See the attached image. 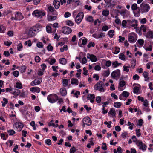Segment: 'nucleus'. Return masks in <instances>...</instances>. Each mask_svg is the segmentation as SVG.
Here are the masks:
<instances>
[{
	"mask_svg": "<svg viewBox=\"0 0 153 153\" xmlns=\"http://www.w3.org/2000/svg\"><path fill=\"white\" fill-rule=\"evenodd\" d=\"M39 29L36 27H33L31 28L29 30L28 35L30 37L34 36L35 34L39 32Z\"/></svg>",
	"mask_w": 153,
	"mask_h": 153,
	"instance_id": "1",
	"label": "nucleus"
},
{
	"mask_svg": "<svg viewBox=\"0 0 153 153\" xmlns=\"http://www.w3.org/2000/svg\"><path fill=\"white\" fill-rule=\"evenodd\" d=\"M47 99L50 102L53 103L58 100V96L55 94H50L48 96Z\"/></svg>",
	"mask_w": 153,
	"mask_h": 153,
	"instance_id": "2",
	"label": "nucleus"
},
{
	"mask_svg": "<svg viewBox=\"0 0 153 153\" xmlns=\"http://www.w3.org/2000/svg\"><path fill=\"white\" fill-rule=\"evenodd\" d=\"M140 7L141 13L148 12L150 9V7L148 4L143 3L140 4Z\"/></svg>",
	"mask_w": 153,
	"mask_h": 153,
	"instance_id": "3",
	"label": "nucleus"
},
{
	"mask_svg": "<svg viewBox=\"0 0 153 153\" xmlns=\"http://www.w3.org/2000/svg\"><path fill=\"white\" fill-rule=\"evenodd\" d=\"M94 88L96 90H99L100 92L104 91V89L103 87V83L102 81L98 82L95 85Z\"/></svg>",
	"mask_w": 153,
	"mask_h": 153,
	"instance_id": "4",
	"label": "nucleus"
},
{
	"mask_svg": "<svg viewBox=\"0 0 153 153\" xmlns=\"http://www.w3.org/2000/svg\"><path fill=\"white\" fill-rule=\"evenodd\" d=\"M84 17V13L82 12H79L76 16L75 20L77 24H79L82 21Z\"/></svg>",
	"mask_w": 153,
	"mask_h": 153,
	"instance_id": "5",
	"label": "nucleus"
},
{
	"mask_svg": "<svg viewBox=\"0 0 153 153\" xmlns=\"http://www.w3.org/2000/svg\"><path fill=\"white\" fill-rule=\"evenodd\" d=\"M128 41L131 43H134L137 40V37L134 33L129 34L128 36Z\"/></svg>",
	"mask_w": 153,
	"mask_h": 153,
	"instance_id": "6",
	"label": "nucleus"
},
{
	"mask_svg": "<svg viewBox=\"0 0 153 153\" xmlns=\"http://www.w3.org/2000/svg\"><path fill=\"white\" fill-rule=\"evenodd\" d=\"M83 127L85 126V124L87 126H89L91 124L92 121L91 119L89 117H86L84 118L83 120Z\"/></svg>",
	"mask_w": 153,
	"mask_h": 153,
	"instance_id": "7",
	"label": "nucleus"
},
{
	"mask_svg": "<svg viewBox=\"0 0 153 153\" xmlns=\"http://www.w3.org/2000/svg\"><path fill=\"white\" fill-rule=\"evenodd\" d=\"M45 13V12L40 11L38 10H35L33 13V15H34L35 16L40 17L42 16H44Z\"/></svg>",
	"mask_w": 153,
	"mask_h": 153,
	"instance_id": "8",
	"label": "nucleus"
},
{
	"mask_svg": "<svg viewBox=\"0 0 153 153\" xmlns=\"http://www.w3.org/2000/svg\"><path fill=\"white\" fill-rule=\"evenodd\" d=\"M87 57L88 59H89L93 62H95L97 60L96 56L93 54L87 53Z\"/></svg>",
	"mask_w": 153,
	"mask_h": 153,
	"instance_id": "9",
	"label": "nucleus"
},
{
	"mask_svg": "<svg viewBox=\"0 0 153 153\" xmlns=\"http://www.w3.org/2000/svg\"><path fill=\"white\" fill-rule=\"evenodd\" d=\"M111 75L113 78L119 77L120 76V71L119 69L113 71Z\"/></svg>",
	"mask_w": 153,
	"mask_h": 153,
	"instance_id": "10",
	"label": "nucleus"
},
{
	"mask_svg": "<svg viewBox=\"0 0 153 153\" xmlns=\"http://www.w3.org/2000/svg\"><path fill=\"white\" fill-rule=\"evenodd\" d=\"M42 82V79L41 78H39L35 79L34 81H32L30 83V85L33 86L39 84Z\"/></svg>",
	"mask_w": 153,
	"mask_h": 153,
	"instance_id": "11",
	"label": "nucleus"
},
{
	"mask_svg": "<svg viewBox=\"0 0 153 153\" xmlns=\"http://www.w3.org/2000/svg\"><path fill=\"white\" fill-rule=\"evenodd\" d=\"M62 31L64 34H68L71 32L72 30L69 27L65 26L62 28Z\"/></svg>",
	"mask_w": 153,
	"mask_h": 153,
	"instance_id": "12",
	"label": "nucleus"
},
{
	"mask_svg": "<svg viewBox=\"0 0 153 153\" xmlns=\"http://www.w3.org/2000/svg\"><path fill=\"white\" fill-rule=\"evenodd\" d=\"M24 18V16L22 14L19 12H17L15 16L14 19L16 20H20Z\"/></svg>",
	"mask_w": 153,
	"mask_h": 153,
	"instance_id": "13",
	"label": "nucleus"
},
{
	"mask_svg": "<svg viewBox=\"0 0 153 153\" xmlns=\"http://www.w3.org/2000/svg\"><path fill=\"white\" fill-rule=\"evenodd\" d=\"M14 90L11 92V94L14 95L13 97L14 98H16V97L18 96L20 93V91L19 90L15 89Z\"/></svg>",
	"mask_w": 153,
	"mask_h": 153,
	"instance_id": "14",
	"label": "nucleus"
},
{
	"mask_svg": "<svg viewBox=\"0 0 153 153\" xmlns=\"http://www.w3.org/2000/svg\"><path fill=\"white\" fill-rule=\"evenodd\" d=\"M16 127L19 129V131H20L23 127V124L20 122H16L14 124Z\"/></svg>",
	"mask_w": 153,
	"mask_h": 153,
	"instance_id": "15",
	"label": "nucleus"
},
{
	"mask_svg": "<svg viewBox=\"0 0 153 153\" xmlns=\"http://www.w3.org/2000/svg\"><path fill=\"white\" fill-rule=\"evenodd\" d=\"M30 91L32 92H36L39 93L40 91V89L39 88L35 87L31 88L30 89Z\"/></svg>",
	"mask_w": 153,
	"mask_h": 153,
	"instance_id": "16",
	"label": "nucleus"
},
{
	"mask_svg": "<svg viewBox=\"0 0 153 153\" xmlns=\"http://www.w3.org/2000/svg\"><path fill=\"white\" fill-rule=\"evenodd\" d=\"M48 9L51 12H53V15H57V12L55 10L54 7L52 6H50L48 7Z\"/></svg>",
	"mask_w": 153,
	"mask_h": 153,
	"instance_id": "17",
	"label": "nucleus"
},
{
	"mask_svg": "<svg viewBox=\"0 0 153 153\" xmlns=\"http://www.w3.org/2000/svg\"><path fill=\"white\" fill-rule=\"evenodd\" d=\"M60 2L57 0H54L53 1V4L56 9H58L60 6Z\"/></svg>",
	"mask_w": 153,
	"mask_h": 153,
	"instance_id": "18",
	"label": "nucleus"
},
{
	"mask_svg": "<svg viewBox=\"0 0 153 153\" xmlns=\"http://www.w3.org/2000/svg\"><path fill=\"white\" fill-rule=\"evenodd\" d=\"M60 92L62 95V96H65L67 94V91L65 88H62L60 89Z\"/></svg>",
	"mask_w": 153,
	"mask_h": 153,
	"instance_id": "19",
	"label": "nucleus"
},
{
	"mask_svg": "<svg viewBox=\"0 0 153 153\" xmlns=\"http://www.w3.org/2000/svg\"><path fill=\"white\" fill-rule=\"evenodd\" d=\"M71 83L72 85L75 84L77 85L78 84V80L76 78H73L71 79Z\"/></svg>",
	"mask_w": 153,
	"mask_h": 153,
	"instance_id": "20",
	"label": "nucleus"
},
{
	"mask_svg": "<svg viewBox=\"0 0 153 153\" xmlns=\"http://www.w3.org/2000/svg\"><path fill=\"white\" fill-rule=\"evenodd\" d=\"M146 37L147 38H153V32L151 31L148 32L146 34Z\"/></svg>",
	"mask_w": 153,
	"mask_h": 153,
	"instance_id": "21",
	"label": "nucleus"
},
{
	"mask_svg": "<svg viewBox=\"0 0 153 153\" xmlns=\"http://www.w3.org/2000/svg\"><path fill=\"white\" fill-rule=\"evenodd\" d=\"M108 114H111L114 117H115L116 113L115 110L113 108H111L108 113Z\"/></svg>",
	"mask_w": 153,
	"mask_h": 153,
	"instance_id": "22",
	"label": "nucleus"
},
{
	"mask_svg": "<svg viewBox=\"0 0 153 153\" xmlns=\"http://www.w3.org/2000/svg\"><path fill=\"white\" fill-rule=\"evenodd\" d=\"M56 16H49L47 17V19L49 21H54L56 19Z\"/></svg>",
	"mask_w": 153,
	"mask_h": 153,
	"instance_id": "23",
	"label": "nucleus"
},
{
	"mask_svg": "<svg viewBox=\"0 0 153 153\" xmlns=\"http://www.w3.org/2000/svg\"><path fill=\"white\" fill-rule=\"evenodd\" d=\"M102 14L104 16H107L109 14V11L107 9H105L102 11Z\"/></svg>",
	"mask_w": 153,
	"mask_h": 153,
	"instance_id": "24",
	"label": "nucleus"
},
{
	"mask_svg": "<svg viewBox=\"0 0 153 153\" xmlns=\"http://www.w3.org/2000/svg\"><path fill=\"white\" fill-rule=\"evenodd\" d=\"M110 72L109 70H108L104 71L102 73V74L103 76H104L105 77H107L110 74Z\"/></svg>",
	"mask_w": 153,
	"mask_h": 153,
	"instance_id": "25",
	"label": "nucleus"
},
{
	"mask_svg": "<svg viewBox=\"0 0 153 153\" xmlns=\"http://www.w3.org/2000/svg\"><path fill=\"white\" fill-rule=\"evenodd\" d=\"M143 75L144 78H145V81H147L149 79V77H148V73L147 72L144 71L143 74Z\"/></svg>",
	"mask_w": 153,
	"mask_h": 153,
	"instance_id": "26",
	"label": "nucleus"
},
{
	"mask_svg": "<svg viewBox=\"0 0 153 153\" xmlns=\"http://www.w3.org/2000/svg\"><path fill=\"white\" fill-rule=\"evenodd\" d=\"M59 62L61 64L65 65L67 63V61L65 58H62L59 59Z\"/></svg>",
	"mask_w": 153,
	"mask_h": 153,
	"instance_id": "27",
	"label": "nucleus"
},
{
	"mask_svg": "<svg viewBox=\"0 0 153 153\" xmlns=\"http://www.w3.org/2000/svg\"><path fill=\"white\" fill-rule=\"evenodd\" d=\"M141 31H142L143 32H146L147 30V27L144 25H142L140 27Z\"/></svg>",
	"mask_w": 153,
	"mask_h": 153,
	"instance_id": "28",
	"label": "nucleus"
},
{
	"mask_svg": "<svg viewBox=\"0 0 153 153\" xmlns=\"http://www.w3.org/2000/svg\"><path fill=\"white\" fill-rule=\"evenodd\" d=\"M14 87L18 89H22V84L19 82H17Z\"/></svg>",
	"mask_w": 153,
	"mask_h": 153,
	"instance_id": "29",
	"label": "nucleus"
},
{
	"mask_svg": "<svg viewBox=\"0 0 153 153\" xmlns=\"http://www.w3.org/2000/svg\"><path fill=\"white\" fill-rule=\"evenodd\" d=\"M68 80L67 79H64L62 80V84L64 87H65L68 85Z\"/></svg>",
	"mask_w": 153,
	"mask_h": 153,
	"instance_id": "30",
	"label": "nucleus"
},
{
	"mask_svg": "<svg viewBox=\"0 0 153 153\" xmlns=\"http://www.w3.org/2000/svg\"><path fill=\"white\" fill-rule=\"evenodd\" d=\"M3 100L4 101V102L3 101H1V102L2 103V106L3 107H4L8 103V101L7 99L5 98H4Z\"/></svg>",
	"mask_w": 153,
	"mask_h": 153,
	"instance_id": "31",
	"label": "nucleus"
},
{
	"mask_svg": "<svg viewBox=\"0 0 153 153\" xmlns=\"http://www.w3.org/2000/svg\"><path fill=\"white\" fill-rule=\"evenodd\" d=\"M114 31L113 30H110L108 33V35H109V37L111 38L114 36Z\"/></svg>",
	"mask_w": 153,
	"mask_h": 153,
	"instance_id": "32",
	"label": "nucleus"
},
{
	"mask_svg": "<svg viewBox=\"0 0 153 153\" xmlns=\"http://www.w3.org/2000/svg\"><path fill=\"white\" fill-rule=\"evenodd\" d=\"M136 143L137 146L139 147V149H141V148H142L141 147H142V146H143V144L142 142L138 140L136 142Z\"/></svg>",
	"mask_w": 153,
	"mask_h": 153,
	"instance_id": "33",
	"label": "nucleus"
},
{
	"mask_svg": "<svg viewBox=\"0 0 153 153\" xmlns=\"http://www.w3.org/2000/svg\"><path fill=\"white\" fill-rule=\"evenodd\" d=\"M136 143L137 146L139 147V149H141V148H142L141 147H142V146H143V144L142 142L138 140L136 142Z\"/></svg>",
	"mask_w": 153,
	"mask_h": 153,
	"instance_id": "34",
	"label": "nucleus"
},
{
	"mask_svg": "<svg viewBox=\"0 0 153 153\" xmlns=\"http://www.w3.org/2000/svg\"><path fill=\"white\" fill-rule=\"evenodd\" d=\"M144 43V41L143 39H138L136 42V44H139L141 46L143 45Z\"/></svg>",
	"mask_w": 153,
	"mask_h": 153,
	"instance_id": "35",
	"label": "nucleus"
},
{
	"mask_svg": "<svg viewBox=\"0 0 153 153\" xmlns=\"http://www.w3.org/2000/svg\"><path fill=\"white\" fill-rule=\"evenodd\" d=\"M125 84L126 83L124 81L122 80L120 81L119 83V86L118 87L119 89V88L120 87H123L125 85Z\"/></svg>",
	"mask_w": 153,
	"mask_h": 153,
	"instance_id": "36",
	"label": "nucleus"
},
{
	"mask_svg": "<svg viewBox=\"0 0 153 153\" xmlns=\"http://www.w3.org/2000/svg\"><path fill=\"white\" fill-rule=\"evenodd\" d=\"M95 98V95L94 94H90L88 95L87 97V99L88 100L91 99H94Z\"/></svg>",
	"mask_w": 153,
	"mask_h": 153,
	"instance_id": "37",
	"label": "nucleus"
},
{
	"mask_svg": "<svg viewBox=\"0 0 153 153\" xmlns=\"http://www.w3.org/2000/svg\"><path fill=\"white\" fill-rule=\"evenodd\" d=\"M26 69V67L25 66L23 65L20 67L19 70L20 71L21 73H23L25 71Z\"/></svg>",
	"mask_w": 153,
	"mask_h": 153,
	"instance_id": "38",
	"label": "nucleus"
},
{
	"mask_svg": "<svg viewBox=\"0 0 153 153\" xmlns=\"http://www.w3.org/2000/svg\"><path fill=\"white\" fill-rule=\"evenodd\" d=\"M114 106L117 108H119L121 106V103L119 102H116L114 103Z\"/></svg>",
	"mask_w": 153,
	"mask_h": 153,
	"instance_id": "39",
	"label": "nucleus"
},
{
	"mask_svg": "<svg viewBox=\"0 0 153 153\" xmlns=\"http://www.w3.org/2000/svg\"><path fill=\"white\" fill-rule=\"evenodd\" d=\"M120 59L123 60H125V56L123 53H121L119 55Z\"/></svg>",
	"mask_w": 153,
	"mask_h": 153,
	"instance_id": "40",
	"label": "nucleus"
},
{
	"mask_svg": "<svg viewBox=\"0 0 153 153\" xmlns=\"http://www.w3.org/2000/svg\"><path fill=\"white\" fill-rule=\"evenodd\" d=\"M136 61L135 59H133L131 62V67L133 68H134L135 66Z\"/></svg>",
	"mask_w": 153,
	"mask_h": 153,
	"instance_id": "41",
	"label": "nucleus"
},
{
	"mask_svg": "<svg viewBox=\"0 0 153 153\" xmlns=\"http://www.w3.org/2000/svg\"><path fill=\"white\" fill-rule=\"evenodd\" d=\"M87 42V39L86 38H85L83 39L82 40V45H85ZM79 46L81 47L82 44L79 45Z\"/></svg>",
	"mask_w": 153,
	"mask_h": 153,
	"instance_id": "42",
	"label": "nucleus"
},
{
	"mask_svg": "<svg viewBox=\"0 0 153 153\" xmlns=\"http://www.w3.org/2000/svg\"><path fill=\"white\" fill-rule=\"evenodd\" d=\"M122 94L125 97V98L126 99L129 96V94L127 91H124L123 92Z\"/></svg>",
	"mask_w": 153,
	"mask_h": 153,
	"instance_id": "43",
	"label": "nucleus"
},
{
	"mask_svg": "<svg viewBox=\"0 0 153 153\" xmlns=\"http://www.w3.org/2000/svg\"><path fill=\"white\" fill-rule=\"evenodd\" d=\"M139 91V88L137 86H135L133 88V92L134 93L138 94Z\"/></svg>",
	"mask_w": 153,
	"mask_h": 153,
	"instance_id": "44",
	"label": "nucleus"
},
{
	"mask_svg": "<svg viewBox=\"0 0 153 153\" xmlns=\"http://www.w3.org/2000/svg\"><path fill=\"white\" fill-rule=\"evenodd\" d=\"M66 25L69 26H72L74 25L73 22L71 20H68L66 21Z\"/></svg>",
	"mask_w": 153,
	"mask_h": 153,
	"instance_id": "45",
	"label": "nucleus"
},
{
	"mask_svg": "<svg viewBox=\"0 0 153 153\" xmlns=\"http://www.w3.org/2000/svg\"><path fill=\"white\" fill-rule=\"evenodd\" d=\"M114 48L115 51H114L113 52V53L114 54H117L120 52V48H118L117 46L115 47Z\"/></svg>",
	"mask_w": 153,
	"mask_h": 153,
	"instance_id": "46",
	"label": "nucleus"
},
{
	"mask_svg": "<svg viewBox=\"0 0 153 153\" xmlns=\"http://www.w3.org/2000/svg\"><path fill=\"white\" fill-rule=\"evenodd\" d=\"M136 29V32L138 33L140 36H141L142 34V33L141 31L140 30V27L139 28V27H137L135 29Z\"/></svg>",
	"mask_w": 153,
	"mask_h": 153,
	"instance_id": "47",
	"label": "nucleus"
},
{
	"mask_svg": "<svg viewBox=\"0 0 153 153\" xmlns=\"http://www.w3.org/2000/svg\"><path fill=\"white\" fill-rule=\"evenodd\" d=\"M127 21L131 25L133 24V23H137L138 22L135 19L132 20H127Z\"/></svg>",
	"mask_w": 153,
	"mask_h": 153,
	"instance_id": "48",
	"label": "nucleus"
},
{
	"mask_svg": "<svg viewBox=\"0 0 153 153\" xmlns=\"http://www.w3.org/2000/svg\"><path fill=\"white\" fill-rule=\"evenodd\" d=\"M131 8L133 10H135L137 9L138 7L136 4L134 3L131 6Z\"/></svg>",
	"mask_w": 153,
	"mask_h": 153,
	"instance_id": "49",
	"label": "nucleus"
},
{
	"mask_svg": "<svg viewBox=\"0 0 153 153\" xmlns=\"http://www.w3.org/2000/svg\"><path fill=\"white\" fill-rule=\"evenodd\" d=\"M56 60L54 58L52 59H51L50 61H48V62L51 65H53L56 62Z\"/></svg>",
	"mask_w": 153,
	"mask_h": 153,
	"instance_id": "50",
	"label": "nucleus"
},
{
	"mask_svg": "<svg viewBox=\"0 0 153 153\" xmlns=\"http://www.w3.org/2000/svg\"><path fill=\"white\" fill-rule=\"evenodd\" d=\"M46 30L47 32L48 33H50L51 32V27L49 26H47L46 27Z\"/></svg>",
	"mask_w": 153,
	"mask_h": 153,
	"instance_id": "51",
	"label": "nucleus"
},
{
	"mask_svg": "<svg viewBox=\"0 0 153 153\" xmlns=\"http://www.w3.org/2000/svg\"><path fill=\"white\" fill-rule=\"evenodd\" d=\"M95 45V44L94 42H90L88 45L87 47L88 48H90L91 47H94Z\"/></svg>",
	"mask_w": 153,
	"mask_h": 153,
	"instance_id": "52",
	"label": "nucleus"
},
{
	"mask_svg": "<svg viewBox=\"0 0 153 153\" xmlns=\"http://www.w3.org/2000/svg\"><path fill=\"white\" fill-rule=\"evenodd\" d=\"M87 20L89 22H92L94 21L93 18L92 16H89L87 17Z\"/></svg>",
	"mask_w": 153,
	"mask_h": 153,
	"instance_id": "53",
	"label": "nucleus"
},
{
	"mask_svg": "<svg viewBox=\"0 0 153 153\" xmlns=\"http://www.w3.org/2000/svg\"><path fill=\"white\" fill-rule=\"evenodd\" d=\"M7 132L10 135H13L15 133V131L13 130H8L7 131Z\"/></svg>",
	"mask_w": 153,
	"mask_h": 153,
	"instance_id": "54",
	"label": "nucleus"
},
{
	"mask_svg": "<svg viewBox=\"0 0 153 153\" xmlns=\"http://www.w3.org/2000/svg\"><path fill=\"white\" fill-rule=\"evenodd\" d=\"M45 143L48 145H50L51 144V142L50 139H48L45 140Z\"/></svg>",
	"mask_w": 153,
	"mask_h": 153,
	"instance_id": "55",
	"label": "nucleus"
},
{
	"mask_svg": "<svg viewBox=\"0 0 153 153\" xmlns=\"http://www.w3.org/2000/svg\"><path fill=\"white\" fill-rule=\"evenodd\" d=\"M112 66L113 68H116L118 66L117 61H116L114 62H113L112 64Z\"/></svg>",
	"mask_w": 153,
	"mask_h": 153,
	"instance_id": "56",
	"label": "nucleus"
},
{
	"mask_svg": "<svg viewBox=\"0 0 153 153\" xmlns=\"http://www.w3.org/2000/svg\"><path fill=\"white\" fill-rule=\"evenodd\" d=\"M111 65V62L110 60H108L106 62L105 65L107 67L110 66Z\"/></svg>",
	"mask_w": 153,
	"mask_h": 153,
	"instance_id": "57",
	"label": "nucleus"
},
{
	"mask_svg": "<svg viewBox=\"0 0 153 153\" xmlns=\"http://www.w3.org/2000/svg\"><path fill=\"white\" fill-rule=\"evenodd\" d=\"M87 62V60L85 57H84L82 60V64H85Z\"/></svg>",
	"mask_w": 153,
	"mask_h": 153,
	"instance_id": "58",
	"label": "nucleus"
},
{
	"mask_svg": "<svg viewBox=\"0 0 153 153\" xmlns=\"http://www.w3.org/2000/svg\"><path fill=\"white\" fill-rule=\"evenodd\" d=\"M13 74L14 76L17 77L19 75V72L17 71H15L13 72Z\"/></svg>",
	"mask_w": 153,
	"mask_h": 153,
	"instance_id": "59",
	"label": "nucleus"
},
{
	"mask_svg": "<svg viewBox=\"0 0 153 153\" xmlns=\"http://www.w3.org/2000/svg\"><path fill=\"white\" fill-rule=\"evenodd\" d=\"M71 13L68 12H66L65 13L64 17L65 18H68L71 16Z\"/></svg>",
	"mask_w": 153,
	"mask_h": 153,
	"instance_id": "60",
	"label": "nucleus"
},
{
	"mask_svg": "<svg viewBox=\"0 0 153 153\" xmlns=\"http://www.w3.org/2000/svg\"><path fill=\"white\" fill-rule=\"evenodd\" d=\"M76 151V148L74 147H72L70 151V153H74Z\"/></svg>",
	"mask_w": 153,
	"mask_h": 153,
	"instance_id": "61",
	"label": "nucleus"
},
{
	"mask_svg": "<svg viewBox=\"0 0 153 153\" xmlns=\"http://www.w3.org/2000/svg\"><path fill=\"white\" fill-rule=\"evenodd\" d=\"M128 135V134L127 132H124L122 133L121 134V136L123 138H125V137Z\"/></svg>",
	"mask_w": 153,
	"mask_h": 153,
	"instance_id": "62",
	"label": "nucleus"
},
{
	"mask_svg": "<svg viewBox=\"0 0 153 153\" xmlns=\"http://www.w3.org/2000/svg\"><path fill=\"white\" fill-rule=\"evenodd\" d=\"M115 129L116 131L118 132L120 131L121 130L120 127L119 126H116L115 127Z\"/></svg>",
	"mask_w": 153,
	"mask_h": 153,
	"instance_id": "63",
	"label": "nucleus"
},
{
	"mask_svg": "<svg viewBox=\"0 0 153 153\" xmlns=\"http://www.w3.org/2000/svg\"><path fill=\"white\" fill-rule=\"evenodd\" d=\"M96 100L97 103H99L101 101V99L100 97L98 96L96 97Z\"/></svg>",
	"mask_w": 153,
	"mask_h": 153,
	"instance_id": "64",
	"label": "nucleus"
}]
</instances>
